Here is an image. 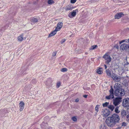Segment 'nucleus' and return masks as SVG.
Returning a JSON list of instances; mask_svg holds the SVG:
<instances>
[{
    "label": "nucleus",
    "instance_id": "6e6552de",
    "mask_svg": "<svg viewBox=\"0 0 129 129\" xmlns=\"http://www.w3.org/2000/svg\"><path fill=\"white\" fill-rule=\"evenodd\" d=\"M124 15L123 13L119 12L117 13L115 16V19H119Z\"/></svg>",
    "mask_w": 129,
    "mask_h": 129
},
{
    "label": "nucleus",
    "instance_id": "423d86ee",
    "mask_svg": "<svg viewBox=\"0 0 129 129\" xmlns=\"http://www.w3.org/2000/svg\"><path fill=\"white\" fill-rule=\"evenodd\" d=\"M103 58L106 60V62L107 64L109 63L111 61V58L108 53L105 54L103 56Z\"/></svg>",
    "mask_w": 129,
    "mask_h": 129
},
{
    "label": "nucleus",
    "instance_id": "58836bf2",
    "mask_svg": "<svg viewBox=\"0 0 129 129\" xmlns=\"http://www.w3.org/2000/svg\"><path fill=\"white\" fill-rule=\"evenodd\" d=\"M56 52H54L53 53L52 55L53 56H54L56 55Z\"/></svg>",
    "mask_w": 129,
    "mask_h": 129
},
{
    "label": "nucleus",
    "instance_id": "ddd939ff",
    "mask_svg": "<svg viewBox=\"0 0 129 129\" xmlns=\"http://www.w3.org/2000/svg\"><path fill=\"white\" fill-rule=\"evenodd\" d=\"M102 115L104 117H106L108 116L109 114L108 111L107 110H104L103 111H102Z\"/></svg>",
    "mask_w": 129,
    "mask_h": 129
},
{
    "label": "nucleus",
    "instance_id": "bb28decb",
    "mask_svg": "<svg viewBox=\"0 0 129 129\" xmlns=\"http://www.w3.org/2000/svg\"><path fill=\"white\" fill-rule=\"evenodd\" d=\"M108 108L110 109L111 110V111H113L114 109V106L113 105H110L109 106H108Z\"/></svg>",
    "mask_w": 129,
    "mask_h": 129
},
{
    "label": "nucleus",
    "instance_id": "2f4dec72",
    "mask_svg": "<svg viewBox=\"0 0 129 129\" xmlns=\"http://www.w3.org/2000/svg\"><path fill=\"white\" fill-rule=\"evenodd\" d=\"M127 124L125 122H122V126H127Z\"/></svg>",
    "mask_w": 129,
    "mask_h": 129
},
{
    "label": "nucleus",
    "instance_id": "a18cd8bd",
    "mask_svg": "<svg viewBox=\"0 0 129 129\" xmlns=\"http://www.w3.org/2000/svg\"><path fill=\"white\" fill-rule=\"evenodd\" d=\"M85 54L87 55V54H88V53L87 52H86L85 53Z\"/></svg>",
    "mask_w": 129,
    "mask_h": 129
},
{
    "label": "nucleus",
    "instance_id": "2eb2a0df",
    "mask_svg": "<svg viewBox=\"0 0 129 129\" xmlns=\"http://www.w3.org/2000/svg\"><path fill=\"white\" fill-rule=\"evenodd\" d=\"M30 20L31 22L35 23L38 22V19L37 18L33 17L31 18Z\"/></svg>",
    "mask_w": 129,
    "mask_h": 129
},
{
    "label": "nucleus",
    "instance_id": "0eeeda50",
    "mask_svg": "<svg viewBox=\"0 0 129 129\" xmlns=\"http://www.w3.org/2000/svg\"><path fill=\"white\" fill-rule=\"evenodd\" d=\"M121 98H117L114 100L113 104L115 106H116L120 104V103L121 102Z\"/></svg>",
    "mask_w": 129,
    "mask_h": 129
},
{
    "label": "nucleus",
    "instance_id": "6ab92c4d",
    "mask_svg": "<svg viewBox=\"0 0 129 129\" xmlns=\"http://www.w3.org/2000/svg\"><path fill=\"white\" fill-rule=\"evenodd\" d=\"M106 126L104 123L101 124L100 127V129H106Z\"/></svg>",
    "mask_w": 129,
    "mask_h": 129
},
{
    "label": "nucleus",
    "instance_id": "ea45409f",
    "mask_svg": "<svg viewBox=\"0 0 129 129\" xmlns=\"http://www.w3.org/2000/svg\"><path fill=\"white\" fill-rule=\"evenodd\" d=\"M79 99L77 98L75 100V102H79Z\"/></svg>",
    "mask_w": 129,
    "mask_h": 129
},
{
    "label": "nucleus",
    "instance_id": "a211bd4d",
    "mask_svg": "<svg viewBox=\"0 0 129 129\" xmlns=\"http://www.w3.org/2000/svg\"><path fill=\"white\" fill-rule=\"evenodd\" d=\"M23 34H21L18 37V41H21L23 39Z\"/></svg>",
    "mask_w": 129,
    "mask_h": 129
},
{
    "label": "nucleus",
    "instance_id": "412c9836",
    "mask_svg": "<svg viewBox=\"0 0 129 129\" xmlns=\"http://www.w3.org/2000/svg\"><path fill=\"white\" fill-rule=\"evenodd\" d=\"M72 7H71L70 5H68L66 6V11H68L72 10Z\"/></svg>",
    "mask_w": 129,
    "mask_h": 129
},
{
    "label": "nucleus",
    "instance_id": "5701e85b",
    "mask_svg": "<svg viewBox=\"0 0 129 129\" xmlns=\"http://www.w3.org/2000/svg\"><path fill=\"white\" fill-rule=\"evenodd\" d=\"M63 25V23L62 22H59L57 25V27H59L61 28Z\"/></svg>",
    "mask_w": 129,
    "mask_h": 129
},
{
    "label": "nucleus",
    "instance_id": "9b49d317",
    "mask_svg": "<svg viewBox=\"0 0 129 129\" xmlns=\"http://www.w3.org/2000/svg\"><path fill=\"white\" fill-rule=\"evenodd\" d=\"M126 115V112L125 110H122L121 111V116L122 118H124Z\"/></svg>",
    "mask_w": 129,
    "mask_h": 129
},
{
    "label": "nucleus",
    "instance_id": "4468645a",
    "mask_svg": "<svg viewBox=\"0 0 129 129\" xmlns=\"http://www.w3.org/2000/svg\"><path fill=\"white\" fill-rule=\"evenodd\" d=\"M120 84L118 83H115L114 86V88L115 90H117V89H120L121 88H120Z\"/></svg>",
    "mask_w": 129,
    "mask_h": 129
},
{
    "label": "nucleus",
    "instance_id": "f704fd0d",
    "mask_svg": "<svg viewBox=\"0 0 129 129\" xmlns=\"http://www.w3.org/2000/svg\"><path fill=\"white\" fill-rule=\"evenodd\" d=\"M66 40L64 39H62L61 42V44H62L64 42H65Z\"/></svg>",
    "mask_w": 129,
    "mask_h": 129
},
{
    "label": "nucleus",
    "instance_id": "7c9ffc66",
    "mask_svg": "<svg viewBox=\"0 0 129 129\" xmlns=\"http://www.w3.org/2000/svg\"><path fill=\"white\" fill-rule=\"evenodd\" d=\"M108 104L109 103L106 102L105 103L103 104V107H106L108 105Z\"/></svg>",
    "mask_w": 129,
    "mask_h": 129
},
{
    "label": "nucleus",
    "instance_id": "c9c22d12",
    "mask_svg": "<svg viewBox=\"0 0 129 129\" xmlns=\"http://www.w3.org/2000/svg\"><path fill=\"white\" fill-rule=\"evenodd\" d=\"M60 85V83L59 82L57 83V88H58Z\"/></svg>",
    "mask_w": 129,
    "mask_h": 129
},
{
    "label": "nucleus",
    "instance_id": "aec40b11",
    "mask_svg": "<svg viewBox=\"0 0 129 129\" xmlns=\"http://www.w3.org/2000/svg\"><path fill=\"white\" fill-rule=\"evenodd\" d=\"M106 73L107 75L110 77L111 76V72L109 69L106 70Z\"/></svg>",
    "mask_w": 129,
    "mask_h": 129
},
{
    "label": "nucleus",
    "instance_id": "72a5a7b5",
    "mask_svg": "<svg viewBox=\"0 0 129 129\" xmlns=\"http://www.w3.org/2000/svg\"><path fill=\"white\" fill-rule=\"evenodd\" d=\"M77 0H71V2L72 3H75L76 1Z\"/></svg>",
    "mask_w": 129,
    "mask_h": 129
},
{
    "label": "nucleus",
    "instance_id": "39448f33",
    "mask_svg": "<svg viewBox=\"0 0 129 129\" xmlns=\"http://www.w3.org/2000/svg\"><path fill=\"white\" fill-rule=\"evenodd\" d=\"M111 88L109 91L110 94L106 96V98L107 99H113L114 98V90L112 88V86H111Z\"/></svg>",
    "mask_w": 129,
    "mask_h": 129
},
{
    "label": "nucleus",
    "instance_id": "a878e982",
    "mask_svg": "<svg viewBox=\"0 0 129 129\" xmlns=\"http://www.w3.org/2000/svg\"><path fill=\"white\" fill-rule=\"evenodd\" d=\"M48 3L49 4L52 5L54 3V1L52 0H48Z\"/></svg>",
    "mask_w": 129,
    "mask_h": 129
},
{
    "label": "nucleus",
    "instance_id": "cd10ccee",
    "mask_svg": "<svg viewBox=\"0 0 129 129\" xmlns=\"http://www.w3.org/2000/svg\"><path fill=\"white\" fill-rule=\"evenodd\" d=\"M118 107H117L115 108V112L117 113H118L120 112V111L118 110Z\"/></svg>",
    "mask_w": 129,
    "mask_h": 129
},
{
    "label": "nucleus",
    "instance_id": "e433bc0d",
    "mask_svg": "<svg viewBox=\"0 0 129 129\" xmlns=\"http://www.w3.org/2000/svg\"><path fill=\"white\" fill-rule=\"evenodd\" d=\"M126 120L127 121H129V114L126 116Z\"/></svg>",
    "mask_w": 129,
    "mask_h": 129
},
{
    "label": "nucleus",
    "instance_id": "37998d69",
    "mask_svg": "<svg viewBox=\"0 0 129 129\" xmlns=\"http://www.w3.org/2000/svg\"><path fill=\"white\" fill-rule=\"evenodd\" d=\"M104 66H105V69H106L107 68V66L105 65V64H104Z\"/></svg>",
    "mask_w": 129,
    "mask_h": 129
},
{
    "label": "nucleus",
    "instance_id": "1a4fd4ad",
    "mask_svg": "<svg viewBox=\"0 0 129 129\" xmlns=\"http://www.w3.org/2000/svg\"><path fill=\"white\" fill-rule=\"evenodd\" d=\"M25 105L24 103L21 101L20 102L19 104V107L20 108V111H22L24 108Z\"/></svg>",
    "mask_w": 129,
    "mask_h": 129
},
{
    "label": "nucleus",
    "instance_id": "f3484780",
    "mask_svg": "<svg viewBox=\"0 0 129 129\" xmlns=\"http://www.w3.org/2000/svg\"><path fill=\"white\" fill-rule=\"evenodd\" d=\"M96 73L99 74H102L103 73V70L102 68H100L97 69L96 71Z\"/></svg>",
    "mask_w": 129,
    "mask_h": 129
},
{
    "label": "nucleus",
    "instance_id": "20e7f679",
    "mask_svg": "<svg viewBox=\"0 0 129 129\" xmlns=\"http://www.w3.org/2000/svg\"><path fill=\"white\" fill-rule=\"evenodd\" d=\"M122 106L124 107L129 108V98H126L123 99Z\"/></svg>",
    "mask_w": 129,
    "mask_h": 129
},
{
    "label": "nucleus",
    "instance_id": "49530a36",
    "mask_svg": "<svg viewBox=\"0 0 129 129\" xmlns=\"http://www.w3.org/2000/svg\"><path fill=\"white\" fill-rule=\"evenodd\" d=\"M128 49L129 50V45L128 46Z\"/></svg>",
    "mask_w": 129,
    "mask_h": 129
},
{
    "label": "nucleus",
    "instance_id": "c756f323",
    "mask_svg": "<svg viewBox=\"0 0 129 129\" xmlns=\"http://www.w3.org/2000/svg\"><path fill=\"white\" fill-rule=\"evenodd\" d=\"M67 71V70L66 68H63L61 70V71L62 72H66Z\"/></svg>",
    "mask_w": 129,
    "mask_h": 129
},
{
    "label": "nucleus",
    "instance_id": "b1692460",
    "mask_svg": "<svg viewBox=\"0 0 129 129\" xmlns=\"http://www.w3.org/2000/svg\"><path fill=\"white\" fill-rule=\"evenodd\" d=\"M98 48V46L96 45H94L92 46L90 48V50H93Z\"/></svg>",
    "mask_w": 129,
    "mask_h": 129
},
{
    "label": "nucleus",
    "instance_id": "c85d7f7f",
    "mask_svg": "<svg viewBox=\"0 0 129 129\" xmlns=\"http://www.w3.org/2000/svg\"><path fill=\"white\" fill-rule=\"evenodd\" d=\"M72 120L74 121H76L77 120L76 117L75 116H74L72 117Z\"/></svg>",
    "mask_w": 129,
    "mask_h": 129
},
{
    "label": "nucleus",
    "instance_id": "79ce46f5",
    "mask_svg": "<svg viewBox=\"0 0 129 129\" xmlns=\"http://www.w3.org/2000/svg\"><path fill=\"white\" fill-rule=\"evenodd\" d=\"M121 127H118L116 129H121Z\"/></svg>",
    "mask_w": 129,
    "mask_h": 129
},
{
    "label": "nucleus",
    "instance_id": "f257e3e1",
    "mask_svg": "<svg viewBox=\"0 0 129 129\" xmlns=\"http://www.w3.org/2000/svg\"><path fill=\"white\" fill-rule=\"evenodd\" d=\"M119 116L117 114H114L111 116L107 118L105 120V122L108 126L113 127L116 123L119 122Z\"/></svg>",
    "mask_w": 129,
    "mask_h": 129
},
{
    "label": "nucleus",
    "instance_id": "9d476101",
    "mask_svg": "<svg viewBox=\"0 0 129 129\" xmlns=\"http://www.w3.org/2000/svg\"><path fill=\"white\" fill-rule=\"evenodd\" d=\"M52 80L50 79H48L46 82V85L47 86L48 88L51 87L52 86Z\"/></svg>",
    "mask_w": 129,
    "mask_h": 129
},
{
    "label": "nucleus",
    "instance_id": "393cba45",
    "mask_svg": "<svg viewBox=\"0 0 129 129\" xmlns=\"http://www.w3.org/2000/svg\"><path fill=\"white\" fill-rule=\"evenodd\" d=\"M100 106L99 105H97L95 107V110L96 112V113H97L98 111L99 110V108H100Z\"/></svg>",
    "mask_w": 129,
    "mask_h": 129
},
{
    "label": "nucleus",
    "instance_id": "473e14b6",
    "mask_svg": "<svg viewBox=\"0 0 129 129\" xmlns=\"http://www.w3.org/2000/svg\"><path fill=\"white\" fill-rule=\"evenodd\" d=\"M60 28L59 27H57V26L55 30H54L55 31H56V32L57 31H59V30H60Z\"/></svg>",
    "mask_w": 129,
    "mask_h": 129
},
{
    "label": "nucleus",
    "instance_id": "dca6fc26",
    "mask_svg": "<svg viewBox=\"0 0 129 129\" xmlns=\"http://www.w3.org/2000/svg\"><path fill=\"white\" fill-rule=\"evenodd\" d=\"M76 11H78V10H74L72 12L70 15H69V17L71 18L72 16L74 17L76 16Z\"/></svg>",
    "mask_w": 129,
    "mask_h": 129
},
{
    "label": "nucleus",
    "instance_id": "4c0bfd02",
    "mask_svg": "<svg viewBox=\"0 0 129 129\" xmlns=\"http://www.w3.org/2000/svg\"><path fill=\"white\" fill-rule=\"evenodd\" d=\"M127 40H122L121 41L119 42L120 44H121L122 43L124 42H125V41H126Z\"/></svg>",
    "mask_w": 129,
    "mask_h": 129
},
{
    "label": "nucleus",
    "instance_id": "f8f14e48",
    "mask_svg": "<svg viewBox=\"0 0 129 129\" xmlns=\"http://www.w3.org/2000/svg\"><path fill=\"white\" fill-rule=\"evenodd\" d=\"M128 47V46L125 43L121 45L120 46V49L123 50H126L127 49Z\"/></svg>",
    "mask_w": 129,
    "mask_h": 129
},
{
    "label": "nucleus",
    "instance_id": "a19ab883",
    "mask_svg": "<svg viewBox=\"0 0 129 129\" xmlns=\"http://www.w3.org/2000/svg\"><path fill=\"white\" fill-rule=\"evenodd\" d=\"M87 95H83V97L85 98H87Z\"/></svg>",
    "mask_w": 129,
    "mask_h": 129
},
{
    "label": "nucleus",
    "instance_id": "4be33fe9",
    "mask_svg": "<svg viewBox=\"0 0 129 129\" xmlns=\"http://www.w3.org/2000/svg\"><path fill=\"white\" fill-rule=\"evenodd\" d=\"M56 32L54 30L49 35V37H50L56 34Z\"/></svg>",
    "mask_w": 129,
    "mask_h": 129
},
{
    "label": "nucleus",
    "instance_id": "f03ea898",
    "mask_svg": "<svg viewBox=\"0 0 129 129\" xmlns=\"http://www.w3.org/2000/svg\"><path fill=\"white\" fill-rule=\"evenodd\" d=\"M125 93V91L123 88L115 90L114 92L115 95L116 96H122Z\"/></svg>",
    "mask_w": 129,
    "mask_h": 129
},
{
    "label": "nucleus",
    "instance_id": "7ed1b4c3",
    "mask_svg": "<svg viewBox=\"0 0 129 129\" xmlns=\"http://www.w3.org/2000/svg\"><path fill=\"white\" fill-rule=\"evenodd\" d=\"M111 78L117 82H119L122 78L120 76L114 73L112 74Z\"/></svg>",
    "mask_w": 129,
    "mask_h": 129
},
{
    "label": "nucleus",
    "instance_id": "c03bdc74",
    "mask_svg": "<svg viewBox=\"0 0 129 129\" xmlns=\"http://www.w3.org/2000/svg\"><path fill=\"white\" fill-rule=\"evenodd\" d=\"M126 42H128L129 43V39L128 40H127L126 41Z\"/></svg>",
    "mask_w": 129,
    "mask_h": 129
}]
</instances>
